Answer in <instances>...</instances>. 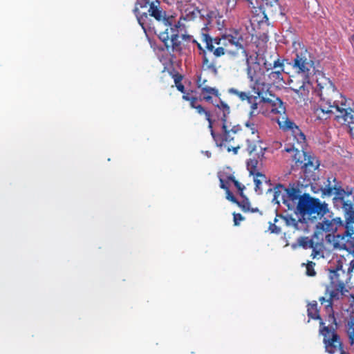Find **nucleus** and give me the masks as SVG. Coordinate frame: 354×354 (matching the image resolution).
I'll use <instances>...</instances> for the list:
<instances>
[{
  "instance_id": "1",
  "label": "nucleus",
  "mask_w": 354,
  "mask_h": 354,
  "mask_svg": "<svg viewBox=\"0 0 354 354\" xmlns=\"http://www.w3.org/2000/svg\"><path fill=\"white\" fill-rule=\"evenodd\" d=\"M297 207L294 213L298 216L301 224L314 223L329 212L327 203L322 202L317 198L312 197L308 193L303 194Z\"/></svg>"
},
{
  "instance_id": "2",
  "label": "nucleus",
  "mask_w": 354,
  "mask_h": 354,
  "mask_svg": "<svg viewBox=\"0 0 354 354\" xmlns=\"http://www.w3.org/2000/svg\"><path fill=\"white\" fill-rule=\"evenodd\" d=\"M274 197L272 202L274 204L279 205L281 198L283 204H284L289 210L295 211L297 208V205L302 197L304 193L295 185L290 184L288 187H286L282 184H278L274 187Z\"/></svg>"
},
{
  "instance_id": "3",
  "label": "nucleus",
  "mask_w": 354,
  "mask_h": 354,
  "mask_svg": "<svg viewBox=\"0 0 354 354\" xmlns=\"http://www.w3.org/2000/svg\"><path fill=\"white\" fill-rule=\"evenodd\" d=\"M292 66L297 73L304 75L303 84L298 90H295V92L304 91L306 84H310L309 75L311 69L315 67L314 62L310 58L307 49H302L301 51L296 53Z\"/></svg>"
},
{
  "instance_id": "4",
  "label": "nucleus",
  "mask_w": 354,
  "mask_h": 354,
  "mask_svg": "<svg viewBox=\"0 0 354 354\" xmlns=\"http://www.w3.org/2000/svg\"><path fill=\"white\" fill-rule=\"evenodd\" d=\"M335 197L333 198L334 205L339 203L344 214V218L348 223H354V201L346 199L351 195L354 196V188L346 186L345 188L338 185L335 189Z\"/></svg>"
},
{
  "instance_id": "5",
  "label": "nucleus",
  "mask_w": 354,
  "mask_h": 354,
  "mask_svg": "<svg viewBox=\"0 0 354 354\" xmlns=\"http://www.w3.org/2000/svg\"><path fill=\"white\" fill-rule=\"evenodd\" d=\"M295 159L296 163H299L302 169L304 179L308 181L316 180L317 176L315 171L318 169L319 167V161L304 151H297L295 154Z\"/></svg>"
},
{
  "instance_id": "6",
  "label": "nucleus",
  "mask_w": 354,
  "mask_h": 354,
  "mask_svg": "<svg viewBox=\"0 0 354 354\" xmlns=\"http://www.w3.org/2000/svg\"><path fill=\"white\" fill-rule=\"evenodd\" d=\"M179 22L159 32L158 37L168 52L180 51L181 41L178 35Z\"/></svg>"
},
{
  "instance_id": "7",
  "label": "nucleus",
  "mask_w": 354,
  "mask_h": 354,
  "mask_svg": "<svg viewBox=\"0 0 354 354\" xmlns=\"http://www.w3.org/2000/svg\"><path fill=\"white\" fill-rule=\"evenodd\" d=\"M319 334L324 337L323 343L326 353L335 354L339 351L341 354L342 351H344L340 337L335 331V328H333V330H330L328 326H324L319 328Z\"/></svg>"
},
{
  "instance_id": "8",
  "label": "nucleus",
  "mask_w": 354,
  "mask_h": 354,
  "mask_svg": "<svg viewBox=\"0 0 354 354\" xmlns=\"http://www.w3.org/2000/svg\"><path fill=\"white\" fill-rule=\"evenodd\" d=\"M328 270L331 285H338L339 290H345V285L351 280V274L343 269L342 262L338 261L335 266L330 267Z\"/></svg>"
},
{
  "instance_id": "9",
  "label": "nucleus",
  "mask_w": 354,
  "mask_h": 354,
  "mask_svg": "<svg viewBox=\"0 0 354 354\" xmlns=\"http://www.w3.org/2000/svg\"><path fill=\"white\" fill-rule=\"evenodd\" d=\"M319 89L317 91V95L320 97L321 102H327L328 104L333 102L335 96L339 94L335 84L329 80L323 86L321 83L317 84Z\"/></svg>"
},
{
  "instance_id": "10",
  "label": "nucleus",
  "mask_w": 354,
  "mask_h": 354,
  "mask_svg": "<svg viewBox=\"0 0 354 354\" xmlns=\"http://www.w3.org/2000/svg\"><path fill=\"white\" fill-rule=\"evenodd\" d=\"M148 5H149L148 10L149 16L153 17L158 22L162 24L167 28L173 25L174 18L172 16H167L165 11L155 5V2L150 3Z\"/></svg>"
},
{
  "instance_id": "11",
  "label": "nucleus",
  "mask_w": 354,
  "mask_h": 354,
  "mask_svg": "<svg viewBox=\"0 0 354 354\" xmlns=\"http://www.w3.org/2000/svg\"><path fill=\"white\" fill-rule=\"evenodd\" d=\"M340 103L337 100L333 101L331 104L327 103V102H322L319 106L315 109V113L319 120H327L330 118L333 114V111L331 108H335L337 110V106H339Z\"/></svg>"
},
{
  "instance_id": "12",
  "label": "nucleus",
  "mask_w": 354,
  "mask_h": 354,
  "mask_svg": "<svg viewBox=\"0 0 354 354\" xmlns=\"http://www.w3.org/2000/svg\"><path fill=\"white\" fill-rule=\"evenodd\" d=\"M138 6H135L133 9V13L135 14L138 22L140 26L142 27L145 32H147V29H150L151 28V16H149V13L147 12H140L138 8Z\"/></svg>"
},
{
  "instance_id": "13",
  "label": "nucleus",
  "mask_w": 354,
  "mask_h": 354,
  "mask_svg": "<svg viewBox=\"0 0 354 354\" xmlns=\"http://www.w3.org/2000/svg\"><path fill=\"white\" fill-rule=\"evenodd\" d=\"M223 39L227 40L230 44L235 46L238 49H241L243 50V53L246 57L248 56L247 50L245 49L243 45L242 44L243 37L237 30L234 32V35H224L223 36Z\"/></svg>"
},
{
  "instance_id": "14",
  "label": "nucleus",
  "mask_w": 354,
  "mask_h": 354,
  "mask_svg": "<svg viewBox=\"0 0 354 354\" xmlns=\"http://www.w3.org/2000/svg\"><path fill=\"white\" fill-rule=\"evenodd\" d=\"M284 128L287 130H290L299 142H305L306 136L304 133L294 122L289 119H286L285 121Z\"/></svg>"
},
{
  "instance_id": "15",
  "label": "nucleus",
  "mask_w": 354,
  "mask_h": 354,
  "mask_svg": "<svg viewBox=\"0 0 354 354\" xmlns=\"http://www.w3.org/2000/svg\"><path fill=\"white\" fill-rule=\"evenodd\" d=\"M337 231V227L335 226V223H333L332 220L324 218L322 222H319L316 225L315 232L313 236L317 237L319 233L326 232H333Z\"/></svg>"
},
{
  "instance_id": "16",
  "label": "nucleus",
  "mask_w": 354,
  "mask_h": 354,
  "mask_svg": "<svg viewBox=\"0 0 354 354\" xmlns=\"http://www.w3.org/2000/svg\"><path fill=\"white\" fill-rule=\"evenodd\" d=\"M222 131L223 133H220V137L216 138L214 141L216 147L219 148L224 146V142H230L234 139L227 126L222 125Z\"/></svg>"
},
{
  "instance_id": "17",
  "label": "nucleus",
  "mask_w": 354,
  "mask_h": 354,
  "mask_svg": "<svg viewBox=\"0 0 354 354\" xmlns=\"http://www.w3.org/2000/svg\"><path fill=\"white\" fill-rule=\"evenodd\" d=\"M307 313L309 318L319 320L320 328L325 326V323L320 317L319 310L317 308V302L316 301H313L308 304Z\"/></svg>"
},
{
  "instance_id": "18",
  "label": "nucleus",
  "mask_w": 354,
  "mask_h": 354,
  "mask_svg": "<svg viewBox=\"0 0 354 354\" xmlns=\"http://www.w3.org/2000/svg\"><path fill=\"white\" fill-rule=\"evenodd\" d=\"M257 165L258 160L255 158L250 159L247 161V169L249 171L250 175H252L254 177H260L265 180L266 183H268L266 176L257 170ZM268 182H270V180H268Z\"/></svg>"
},
{
  "instance_id": "19",
  "label": "nucleus",
  "mask_w": 354,
  "mask_h": 354,
  "mask_svg": "<svg viewBox=\"0 0 354 354\" xmlns=\"http://www.w3.org/2000/svg\"><path fill=\"white\" fill-rule=\"evenodd\" d=\"M325 311L327 314L326 321L328 322V327L330 330H333L335 328V330L337 328V323L335 317L334 310L331 304L325 305Z\"/></svg>"
},
{
  "instance_id": "20",
  "label": "nucleus",
  "mask_w": 354,
  "mask_h": 354,
  "mask_svg": "<svg viewBox=\"0 0 354 354\" xmlns=\"http://www.w3.org/2000/svg\"><path fill=\"white\" fill-rule=\"evenodd\" d=\"M261 102L269 103L273 107H276V112L278 113H284L286 111V107L283 102L279 97H276L274 100H272L268 97H261Z\"/></svg>"
},
{
  "instance_id": "21",
  "label": "nucleus",
  "mask_w": 354,
  "mask_h": 354,
  "mask_svg": "<svg viewBox=\"0 0 354 354\" xmlns=\"http://www.w3.org/2000/svg\"><path fill=\"white\" fill-rule=\"evenodd\" d=\"M334 288L333 290L329 291L328 288H326V293H329V298L327 299V304H331L333 306V301L338 300L340 297V295H343L345 290H339L338 285H332Z\"/></svg>"
},
{
  "instance_id": "22",
  "label": "nucleus",
  "mask_w": 354,
  "mask_h": 354,
  "mask_svg": "<svg viewBox=\"0 0 354 354\" xmlns=\"http://www.w3.org/2000/svg\"><path fill=\"white\" fill-rule=\"evenodd\" d=\"M203 68L205 71H211L215 76L218 75V70L216 66V61L209 62L205 50H203Z\"/></svg>"
},
{
  "instance_id": "23",
  "label": "nucleus",
  "mask_w": 354,
  "mask_h": 354,
  "mask_svg": "<svg viewBox=\"0 0 354 354\" xmlns=\"http://www.w3.org/2000/svg\"><path fill=\"white\" fill-rule=\"evenodd\" d=\"M277 216H279L286 223V225L288 227H293L295 230H299V223H300L298 220H296L291 214H287L286 215L279 214L277 212Z\"/></svg>"
},
{
  "instance_id": "24",
  "label": "nucleus",
  "mask_w": 354,
  "mask_h": 354,
  "mask_svg": "<svg viewBox=\"0 0 354 354\" xmlns=\"http://www.w3.org/2000/svg\"><path fill=\"white\" fill-rule=\"evenodd\" d=\"M333 182L335 183L334 186L330 185V178H328L326 180V187L324 188L322 187L320 188V190L322 192V196H330L332 195V194L335 192V189L338 187V182L337 181V179L335 178H333Z\"/></svg>"
},
{
  "instance_id": "25",
  "label": "nucleus",
  "mask_w": 354,
  "mask_h": 354,
  "mask_svg": "<svg viewBox=\"0 0 354 354\" xmlns=\"http://www.w3.org/2000/svg\"><path fill=\"white\" fill-rule=\"evenodd\" d=\"M346 333L348 337L349 342L351 345L354 344V315L351 316L348 322Z\"/></svg>"
},
{
  "instance_id": "26",
  "label": "nucleus",
  "mask_w": 354,
  "mask_h": 354,
  "mask_svg": "<svg viewBox=\"0 0 354 354\" xmlns=\"http://www.w3.org/2000/svg\"><path fill=\"white\" fill-rule=\"evenodd\" d=\"M298 241L299 243L300 247L303 248L304 249L313 248L314 242L313 239H309L308 236H300L298 239Z\"/></svg>"
},
{
  "instance_id": "27",
  "label": "nucleus",
  "mask_w": 354,
  "mask_h": 354,
  "mask_svg": "<svg viewBox=\"0 0 354 354\" xmlns=\"http://www.w3.org/2000/svg\"><path fill=\"white\" fill-rule=\"evenodd\" d=\"M283 69H277L274 71H271L268 74V77L270 80H273L274 82L277 81H281L283 80L282 73L283 72Z\"/></svg>"
},
{
  "instance_id": "28",
  "label": "nucleus",
  "mask_w": 354,
  "mask_h": 354,
  "mask_svg": "<svg viewBox=\"0 0 354 354\" xmlns=\"http://www.w3.org/2000/svg\"><path fill=\"white\" fill-rule=\"evenodd\" d=\"M243 198L242 201H239L238 203H236L239 207H240L244 212H247L250 210V202L248 197L244 195V196H241Z\"/></svg>"
},
{
  "instance_id": "29",
  "label": "nucleus",
  "mask_w": 354,
  "mask_h": 354,
  "mask_svg": "<svg viewBox=\"0 0 354 354\" xmlns=\"http://www.w3.org/2000/svg\"><path fill=\"white\" fill-rule=\"evenodd\" d=\"M245 127L248 128L252 134L258 133L257 124L255 120H248L244 123Z\"/></svg>"
},
{
  "instance_id": "30",
  "label": "nucleus",
  "mask_w": 354,
  "mask_h": 354,
  "mask_svg": "<svg viewBox=\"0 0 354 354\" xmlns=\"http://www.w3.org/2000/svg\"><path fill=\"white\" fill-rule=\"evenodd\" d=\"M207 121L209 123V125H208V128L210 130V133H211V136L213 138V140L215 141V140L216 139V138H218L220 137V133H216L213 129V127H212V120L211 119V116L210 117H208L206 118Z\"/></svg>"
},
{
  "instance_id": "31",
  "label": "nucleus",
  "mask_w": 354,
  "mask_h": 354,
  "mask_svg": "<svg viewBox=\"0 0 354 354\" xmlns=\"http://www.w3.org/2000/svg\"><path fill=\"white\" fill-rule=\"evenodd\" d=\"M315 266V263L310 261L308 263L306 266V274L308 276L313 277L316 274V272L313 268Z\"/></svg>"
},
{
  "instance_id": "32",
  "label": "nucleus",
  "mask_w": 354,
  "mask_h": 354,
  "mask_svg": "<svg viewBox=\"0 0 354 354\" xmlns=\"http://www.w3.org/2000/svg\"><path fill=\"white\" fill-rule=\"evenodd\" d=\"M246 143H247V151L249 152L250 154H251L256 150L257 146L253 142H252L249 139L246 140Z\"/></svg>"
},
{
  "instance_id": "33",
  "label": "nucleus",
  "mask_w": 354,
  "mask_h": 354,
  "mask_svg": "<svg viewBox=\"0 0 354 354\" xmlns=\"http://www.w3.org/2000/svg\"><path fill=\"white\" fill-rule=\"evenodd\" d=\"M200 13V10L198 8H194L192 11L189 12L187 14V17L185 19H192L197 17V15Z\"/></svg>"
},
{
  "instance_id": "34",
  "label": "nucleus",
  "mask_w": 354,
  "mask_h": 354,
  "mask_svg": "<svg viewBox=\"0 0 354 354\" xmlns=\"http://www.w3.org/2000/svg\"><path fill=\"white\" fill-rule=\"evenodd\" d=\"M195 109H196L200 115L205 114L206 118L210 117L209 111L205 110L201 105L198 104L197 106L195 107Z\"/></svg>"
},
{
  "instance_id": "35",
  "label": "nucleus",
  "mask_w": 354,
  "mask_h": 354,
  "mask_svg": "<svg viewBox=\"0 0 354 354\" xmlns=\"http://www.w3.org/2000/svg\"><path fill=\"white\" fill-rule=\"evenodd\" d=\"M264 180L260 177H254V183L255 184V191L258 192L260 191L259 194H261L262 191L261 190L260 185L262 183V181Z\"/></svg>"
},
{
  "instance_id": "36",
  "label": "nucleus",
  "mask_w": 354,
  "mask_h": 354,
  "mask_svg": "<svg viewBox=\"0 0 354 354\" xmlns=\"http://www.w3.org/2000/svg\"><path fill=\"white\" fill-rule=\"evenodd\" d=\"M269 230L272 234H279L281 233V227H279V226L276 225V224L274 223H270Z\"/></svg>"
},
{
  "instance_id": "37",
  "label": "nucleus",
  "mask_w": 354,
  "mask_h": 354,
  "mask_svg": "<svg viewBox=\"0 0 354 354\" xmlns=\"http://www.w3.org/2000/svg\"><path fill=\"white\" fill-rule=\"evenodd\" d=\"M216 106L222 111H225V112H227V111H230V108L228 104L222 100H221L220 104H216Z\"/></svg>"
},
{
  "instance_id": "38",
  "label": "nucleus",
  "mask_w": 354,
  "mask_h": 354,
  "mask_svg": "<svg viewBox=\"0 0 354 354\" xmlns=\"http://www.w3.org/2000/svg\"><path fill=\"white\" fill-rule=\"evenodd\" d=\"M226 192V198L231 201L233 203H238V200L233 195V194L231 192V191L229 189L225 191Z\"/></svg>"
},
{
  "instance_id": "39",
  "label": "nucleus",
  "mask_w": 354,
  "mask_h": 354,
  "mask_svg": "<svg viewBox=\"0 0 354 354\" xmlns=\"http://www.w3.org/2000/svg\"><path fill=\"white\" fill-rule=\"evenodd\" d=\"M154 2L153 0H137L136 6H139L140 8H147L148 4Z\"/></svg>"
},
{
  "instance_id": "40",
  "label": "nucleus",
  "mask_w": 354,
  "mask_h": 354,
  "mask_svg": "<svg viewBox=\"0 0 354 354\" xmlns=\"http://www.w3.org/2000/svg\"><path fill=\"white\" fill-rule=\"evenodd\" d=\"M246 64H247L248 76L251 80H253L254 72H252V71L251 66L250 65V60L248 57L246 58Z\"/></svg>"
},
{
  "instance_id": "41",
  "label": "nucleus",
  "mask_w": 354,
  "mask_h": 354,
  "mask_svg": "<svg viewBox=\"0 0 354 354\" xmlns=\"http://www.w3.org/2000/svg\"><path fill=\"white\" fill-rule=\"evenodd\" d=\"M233 217L234 225H239L240 221L244 220V217L239 213H234Z\"/></svg>"
},
{
  "instance_id": "42",
  "label": "nucleus",
  "mask_w": 354,
  "mask_h": 354,
  "mask_svg": "<svg viewBox=\"0 0 354 354\" xmlns=\"http://www.w3.org/2000/svg\"><path fill=\"white\" fill-rule=\"evenodd\" d=\"M234 185L239 191V194L241 196H244L243 189H245V186L241 185L238 180H234Z\"/></svg>"
},
{
  "instance_id": "43",
  "label": "nucleus",
  "mask_w": 354,
  "mask_h": 354,
  "mask_svg": "<svg viewBox=\"0 0 354 354\" xmlns=\"http://www.w3.org/2000/svg\"><path fill=\"white\" fill-rule=\"evenodd\" d=\"M222 112H223V114L220 118V120L222 122V125L227 126V118L230 113V111H227V112H225V111H224Z\"/></svg>"
},
{
  "instance_id": "44",
  "label": "nucleus",
  "mask_w": 354,
  "mask_h": 354,
  "mask_svg": "<svg viewBox=\"0 0 354 354\" xmlns=\"http://www.w3.org/2000/svg\"><path fill=\"white\" fill-rule=\"evenodd\" d=\"M271 68H277V69H283L284 66L283 61H281L279 59L274 62L273 65L271 66Z\"/></svg>"
},
{
  "instance_id": "45",
  "label": "nucleus",
  "mask_w": 354,
  "mask_h": 354,
  "mask_svg": "<svg viewBox=\"0 0 354 354\" xmlns=\"http://www.w3.org/2000/svg\"><path fill=\"white\" fill-rule=\"evenodd\" d=\"M225 54V49L223 47H218L214 50L216 57H221Z\"/></svg>"
},
{
  "instance_id": "46",
  "label": "nucleus",
  "mask_w": 354,
  "mask_h": 354,
  "mask_svg": "<svg viewBox=\"0 0 354 354\" xmlns=\"http://www.w3.org/2000/svg\"><path fill=\"white\" fill-rule=\"evenodd\" d=\"M332 221L333 223H335V226H336L337 227L338 226H343L345 227V224H344L343 221L340 217H336L333 218Z\"/></svg>"
},
{
  "instance_id": "47",
  "label": "nucleus",
  "mask_w": 354,
  "mask_h": 354,
  "mask_svg": "<svg viewBox=\"0 0 354 354\" xmlns=\"http://www.w3.org/2000/svg\"><path fill=\"white\" fill-rule=\"evenodd\" d=\"M204 91H206L210 94H214L217 95L218 94V90L215 88L212 87H205L203 89Z\"/></svg>"
},
{
  "instance_id": "48",
  "label": "nucleus",
  "mask_w": 354,
  "mask_h": 354,
  "mask_svg": "<svg viewBox=\"0 0 354 354\" xmlns=\"http://www.w3.org/2000/svg\"><path fill=\"white\" fill-rule=\"evenodd\" d=\"M232 133H236L242 130L240 124L234 125L230 129H229Z\"/></svg>"
},
{
  "instance_id": "49",
  "label": "nucleus",
  "mask_w": 354,
  "mask_h": 354,
  "mask_svg": "<svg viewBox=\"0 0 354 354\" xmlns=\"http://www.w3.org/2000/svg\"><path fill=\"white\" fill-rule=\"evenodd\" d=\"M259 97L254 96V95H248V98L245 99V100L248 101V102L250 104H252V102L257 101Z\"/></svg>"
},
{
  "instance_id": "50",
  "label": "nucleus",
  "mask_w": 354,
  "mask_h": 354,
  "mask_svg": "<svg viewBox=\"0 0 354 354\" xmlns=\"http://www.w3.org/2000/svg\"><path fill=\"white\" fill-rule=\"evenodd\" d=\"M248 93L246 92L240 91L238 96L242 101H244L246 98H248Z\"/></svg>"
},
{
  "instance_id": "51",
  "label": "nucleus",
  "mask_w": 354,
  "mask_h": 354,
  "mask_svg": "<svg viewBox=\"0 0 354 354\" xmlns=\"http://www.w3.org/2000/svg\"><path fill=\"white\" fill-rule=\"evenodd\" d=\"M209 42L207 41L206 43V48L209 50V51H213L214 50V46L212 44V40H208Z\"/></svg>"
},
{
  "instance_id": "52",
  "label": "nucleus",
  "mask_w": 354,
  "mask_h": 354,
  "mask_svg": "<svg viewBox=\"0 0 354 354\" xmlns=\"http://www.w3.org/2000/svg\"><path fill=\"white\" fill-rule=\"evenodd\" d=\"M220 187L224 190H227L229 189V187H227V185L225 183L223 179H222L221 178H220Z\"/></svg>"
},
{
  "instance_id": "53",
  "label": "nucleus",
  "mask_w": 354,
  "mask_h": 354,
  "mask_svg": "<svg viewBox=\"0 0 354 354\" xmlns=\"http://www.w3.org/2000/svg\"><path fill=\"white\" fill-rule=\"evenodd\" d=\"M258 111L256 112V111L251 110L249 113V119L251 120H255L254 117L258 114Z\"/></svg>"
},
{
  "instance_id": "54",
  "label": "nucleus",
  "mask_w": 354,
  "mask_h": 354,
  "mask_svg": "<svg viewBox=\"0 0 354 354\" xmlns=\"http://www.w3.org/2000/svg\"><path fill=\"white\" fill-rule=\"evenodd\" d=\"M353 270H354V259L351 261V262L349 263V267H348L347 271L348 273H350V274H351V272H353Z\"/></svg>"
},
{
  "instance_id": "55",
  "label": "nucleus",
  "mask_w": 354,
  "mask_h": 354,
  "mask_svg": "<svg viewBox=\"0 0 354 354\" xmlns=\"http://www.w3.org/2000/svg\"><path fill=\"white\" fill-rule=\"evenodd\" d=\"M239 149H240V146L239 145H238L237 147H232V148L228 147L227 148V151L230 152V151H232L234 153V154H237L238 151H239Z\"/></svg>"
},
{
  "instance_id": "56",
  "label": "nucleus",
  "mask_w": 354,
  "mask_h": 354,
  "mask_svg": "<svg viewBox=\"0 0 354 354\" xmlns=\"http://www.w3.org/2000/svg\"><path fill=\"white\" fill-rule=\"evenodd\" d=\"M239 92H240L239 91H238L237 89H236L234 88H230L228 89V93L230 94L239 95Z\"/></svg>"
},
{
  "instance_id": "57",
  "label": "nucleus",
  "mask_w": 354,
  "mask_h": 354,
  "mask_svg": "<svg viewBox=\"0 0 354 354\" xmlns=\"http://www.w3.org/2000/svg\"><path fill=\"white\" fill-rule=\"evenodd\" d=\"M176 86L177 89L180 92H181L183 93H185V86L181 83H179L178 84L176 85Z\"/></svg>"
},
{
  "instance_id": "58",
  "label": "nucleus",
  "mask_w": 354,
  "mask_h": 354,
  "mask_svg": "<svg viewBox=\"0 0 354 354\" xmlns=\"http://www.w3.org/2000/svg\"><path fill=\"white\" fill-rule=\"evenodd\" d=\"M181 80H182V76L181 75H175V77H174V82H175L176 85H177L179 83H180Z\"/></svg>"
},
{
  "instance_id": "59",
  "label": "nucleus",
  "mask_w": 354,
  "mask_h": 354,
  "mask_svg": "<svg viewBox=\"0 0 354 354\" xmlns=\"http://www.w3.org/2000/svg\"><path fill=\"white\" fill-rule=\"evenodd\" d=\"M197 101V98L194 97L193 98H192L191 101L189 102H190V106L193 109H195V107L197 106V105L196 104V102Z\"/></svg>"
},
{
  "instance_id": "60",
  "label": "nucleus",
  "mask_w": 354,
  "mask_h": 354,
  "mask_svg": "<svg viewBox=\"0 0 354 354\" xmlns=\"http://www.w3.org/2000/svg\"><path fill=\"white\" fill-rule=\"evenodd\" d=\"M311 248L313 249V252H312L311 256L314 259L318 254L319 252L317 250L316 248L314 247V246H313V248Z\"/></svg>"
},
{
  "instance_id": "61",
  "label": "nucleus",
  "mask_w": 354,
  "mask_h": 354,
  "mask_svg": "<svg viewBox=\"0 0 354 354\" xmlns=\"http://www.w3.org/2000/svg\"><path fill=\"white\" fill-rule=\"evenodd\" d=\"M251 110H253V111H257V108H258V103L257 102V101L252 102V104H251Z\"/></svg>"
},
{
  "instance_id": "62",
  "label": "nucleus",
  "mask_w": 354,
  "mask_h": 354,
  "mask_svg": "<svg viewBox=\"0 0 354 354\" xmlns=\"http://www.w3.org/2000/svg\"><path fill=\"white\" fill-rule=\"evenodd\" d=\"M298 247H300L299 243L297 241V243H293L291 244V248L292 250H296Z\"/></svg>"
},
{
  "instance_id": "63",
  "label": "nucleus",
  "mask_w": 354,
  "mask_h": 354,
  "mask_svg": "<svg viewBox=\"0 0 354 354\" xmlns=\"http://www.w3.org/2000/svg\"><path fill=\"white\" fill-rule=\"evenodd\" d=\"M209 39L212 40V37L208 34L204 35V41H205V43H207V41L209 42Z\"/></svg>"
},
{
  "instance_id": "64",
  "label": "nucleus",
  "mask_w": 354,
  "mask_h": 354,
  "mask_svg": "<svg viewBox=\"0 0 354 354\" xmlns=\"http://www.w3.org/2000/svg\"><path fill=\"white\" fill-rule=\"evenodd\" d=\"M327 299H326L324 297H321L319 300V301L321 302V304L323 305L324 304L326 303L327 304Z\"/></svg>"
}]
</instances>
